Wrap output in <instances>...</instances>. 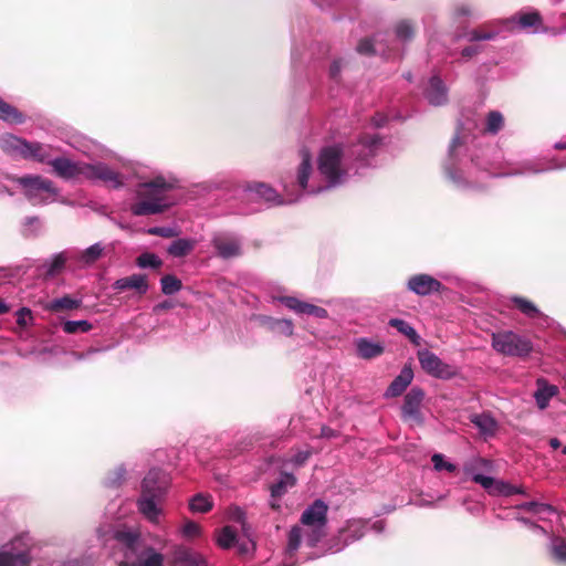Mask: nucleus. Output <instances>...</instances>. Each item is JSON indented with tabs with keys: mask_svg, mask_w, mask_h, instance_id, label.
Instances as JSON below:
<instances>
[{
	"mask_svg": "<svg viewBox=\"0 0 566 566\" xmlns=\"http://www.w3.org/2000/svg\"><path fill=\"white\" fill-rule=\"evenodd\" d=\"M382 146V138L377 133H364L354 143L323 147L316 159V168L308 150L302 149L296 169L297 189L307 195H317L345 185L374 166Z\"/></svg>",
	"mask_w": 566,
	"mask_h": 566,
	"instance_id": "1",
	"label": "nucleus"
},
{
	"mask_svg": "<svg viewBox=\"0 0 566 566\" xmlns=\"http://www.w3.org/2000/svg\"><path fill=\"white\" fill-rule=\"evenodd\" d=\"M469 128L459 127L452 139V186L458 190H479L486 186L492 177L520 176L539 174L554 169L566 168V159L553 158L547 163L526 160L506 172L500 171L495 160V149L483 146L480 139ZM555 149H566V140L554 145Z\"/></svg>",
	"mask_w": 566,
	"mask_h": 566,
	"instance_id": "2",
	"label": "nucleus"
},
{
	"mask_svg": "<svg viewBox=\"0 0 566 566\" xmlns=\"http://www.w3.org/2000/svg\"><path fill=\"white\" fill-rule=\"evenodd\" d=\"M52 147L46 145L48 160L40 161L52 167L54 174L65 180L85 179L92 182H103L113 189L124 187V177L103 161H74L66 157L51 158Z\"/></svg>",
	"mask_w": 566,
	"mask_h": 566,
	"instance_id": "3",
	"label": "nucleus"
},
{
	"mask_svg": "<svg viewBox=\"0 0 566 566\" xmlns=\"http://www.w3.org/2000/svg\"><path fill=\"white\" fill-rule=\"evenodd\" d=\"M179 185L178 178L171 174H156L149 180L137 184L135 188V202L130 206L134 216H153L168 210L174 200L168 192Z\"/></svg>",
	"mask_w": 566,
	"mask_h": 566,
	"instance_id": "4",
	"label": "nucleus"
},
{
	"mask_svg": "<svg viewBox=\"0 0 566 566\" xmlns=\"http://www.w3.org/2000/svg\"><path fill=\"white\" fill-rule=\"evenodd\" d=\"M328 505L323 500H315L302 513L300 525L289 532L285 555L293 557L302 541L314 547L326 536Z\"/></svg>",
	"mask_w": 566,
	"mask_h": 566,
	"instance_id": "5",
	"label": "nucleus"
},
{
	"mask_svg": "<svg viewBox=\"0 0 566 566\" xmlns=\"http://www.w3.org/2000/svg\"><path fill=\"white\" fill-rule=\"evenodd\" d=\"M395 38L388 32H379L371 38L359 41L356 51L361 55H379L386 60L396 59L400 55L402 45L412 40L415 27L408 20H401L394 28Z\"/></svg>",
	"mask_w": 566,
	"mask_h": 566,
	"instance_id": "6",
	"label": "nucleus"
},
{
	"mask_svg": "<svg viewBox=\"0 0 566 566\" xmlns=\"http://www.w3.org/2000/svg\"><path fill=\"white\" fill-rule=\"evenodd\" d=\"M112 538L123 552L120 566H163V555L154 548L140 549L139 534L130 528L122 527L113 531Z\"/></svg>",
	"mask_w": 566,
	"mask_h": 566,
	"instance_id": "7",
	"label": "nucleus"
},
{
	"mask_svg": "<svg viewBox=\"0 0 566 566\" xmlns=\"http://www.w3.org/2000/svg\"><path fill=\"white\" fill-rule=\"evenodd\" d=\"M282 185L285 198H281L274 188L264 182H251L245 190L250 198L263 200L269 205L294 203L305 193L304 190L297 189L296 176L284 179Z\"/></svg>",
	"mask_w": 566,
	"mask_h": 566,
	"instance_id": "8",
	"label": "nucleus"
},
{
	"mask_svg": "<svg viewBox=\"0 0 566 566\" xmlns=\"http://www.w3.org/2000/svg\"><path fill=\"white\" fill-rule=\"evenodd\" d=\"M18 184L25 198L33 205H46L57 195L53 181L40 175H27L22 177H8Z\"/></svg>",
	"mask_w": 566,
	"mask_h": 566,
	"instance_id": "9",
	"label": "nucleus"
},
{
	"mask_svg": "<svg viewBox=\"0 0 566 566\" xmlns=\"http://www.w3.org/2000/svg\"><path fill=\"white\" fill-rule=\"evenodd\" d=\"M0 148L12 158H22L25 160L45 161L48 160L46 144L38 142H28L13 134H6L0 137Z\"/></svg>",
	"mask_w": 566,
	"mask_h": 566,
	"instance_id": "10",
	"label": "nucleus"
},
{
	"mask_svg": "<svg viewBox=\"0 0 566 566\" xmlns=\"http://www.w3.org/2000/svg\"><path fill=\"white\" fill-rule=\"evenodd\" d=\"M492 347L505 356H527L532 352L531 340L512 331L492 334Z\"/></svg>",
	"mask_w": 566,
	"mask_h": 566,
	"instance_id": "11",
	"label": "nucleus"
},
{
	"mask_svg": "<svg viewBox=\"0 0 566 566\" xmlns=\"http://www.w3.org/2000/svg\"><path fill=\"white\" fill-rule=\"evenodd\" d=\"M30 537L21 535L0 548V566H27L30 562Z\"/></svg>",
	"mask_w": 566,
	"mask_h": 566,
	"instance_id": "12",
	"label": "nucleus"
},
{
	"mask_svg": "<svg viewBox=\"0 0 566 566\" xmlns=\"http://www.w3.org/2000/svg\"><path fill=\"white\" fill-rule=\"evenodd\" d=\"M367 530H371L379 534L385 530V523L384 521H376L371 524L360 520L348 521L346 526L339 532L338 536L343 544L336 546L332 552H339L347 545L360 539L366 534Z\"/></svg>",
	"mask_w": 566,
	"mask_h": 566,
	"instance_id": "13",
	"label": "nucleus"
},
{
	"mask_svg": "<svg viewBox=\"0 0 566 566\" xmlns=\"http://www.w3.org/2000/svg\"><path fill=\"white\" fill-rule=\"evenodd\" d=\"M500 35L501 29L491 24H483L479 28L465 30L463 33L458 34L459 39H465L471 43L470 45L462 49V57L470 59L472 55L479 52L480 46L476 44V42L495 40Z\"/></svg>",
	"mask_w": 566,
	"mask_h": 566,
	"instance_id": "14",
	"label": "nucleus"
},
{
	"mask_svg": "<svg viewBox=\"0 0 566 566\" xmlns=\"http://www.w3.org/2000/svg\"><path fill=\"white\" fill-rule=\"evenodd\" d=\"M211 244L216 254L223 260L242 255V238L233 232L221 231L213 233Z\"/></svg>",
	"mask_w": 566,
	"mask_h": 566,
	"instance_id": "15",
	"label": "nucleus"
},
{
	"mask_svg": "<svg viewBox=\"0 0 566 566\" xmlns=\"http://www.w3.org/2000/svg\"><path fill=\"white\" fill-rule=\"evenodd\" d=\"M424 391L420 387H412L403 398L401 419L411 424L422 426L424 417L421 411Z\"/></svg>",
	"mask_w": 566,
	"mask_h": 566,
	"instance_id": "16",
	"label": "nucleus"
},
{
	"mask_svg": "<svg viewBox=\"0 0 566 566\" xmlns=\"http://www.w3.org/2000/svg\"><path fill=\"white\" fill-rule=\"evenodd\" d=\"M417 356L421 368L434 378L451 379L457 375L455 367L444 363L428 349L419 350Z\"/></svg>",
	"mask_w": 566,
	"mask_h": 566,
	"instance_id": "17",
	"label": "nucleus"
},
{
	"mask_svg": "<svg viewBox=\"0 0 566 566\" xmlns=\"http://www.w3.org/2000/svg\"><path fill=\"white\" fill-rule=\"evenodd\" d=\"M150 481L151 478L147 479L145 482H142V493L137 500V507L146 520H148L150 523L157 524L161 514L159 503L165 496H157L151 493L153 491L149 488Z\"/></svg>",
	"mask_w": 566,
	"mask_h": 566,
	"instance_id": "18",
	"label": "nucleus"
},
{
	"mask_svg": "<svg viewBox=\"0 0 566 566\" xmlns=\"http://www.w3.org/2000/svg\"><path fill=\"white\" fill-rule=\"evenodd\" d=\"M407 289L418 296H428L442 291L443 285L440 281L429 274H416L408 279Z\"/></svg>",
	"mask_w": 566,
	"mask_h": 566,
	"instance_id": "19",
	"label": "nucleus"
},
{
	"mask_svg": "<svg viewBox=\"0 0 566 566\" xmlns=\"http://www.w3.org/2000/svg\"><path fill=\"white\" fill-rule=\"evenodd\" d=\"M259 326L274 335L290 337L294 334V324L289 318H276L270 315L259 314L254 316Z\"/></svg>",
	"mask_w": 566,
	"mask_h": 566,
	"instance_id": "20",
	"label": "nucleus"
},
{
	"mask_svg": "<svg viewBox=\"0 0 566 566\" xmlns=\"http://www.w3.org/2000/svg\"><path fill=\"white\" fill-rule=\"evenodd\" d=\"M423 95L426 99L434 106H440L448 101V87L439 74H431L424 87Z\"/></svg>",
	"mask_w": 566,
	"mask_h": 566,
	"instance_id": "21",
	"label": "nucleus"
},
{
	"mask_svg": "<svg viewBox=\"0 0 566 566\" xmlns=\"http://www.w3.org/2000/svg\"><path fill=\"white\" fill-rule=\"evenodd\" d=\"M276 300L285 305L289 310L300 315L305 314L317 318H327L328 316V313L325 308L301 301L293 296H280Z\"/></svg>",
	"mask_w": 566,
	"mask_h": 566,
	"instance_id": "22",
	"label": "nucleus"
},
{
	"mask_svg": "<svg viewBox=\"0 0 566 566\" xmlns=\"http://www.w3.org/2000/svg\"><path fill=\"white\" fill-rule=\"evenodd\" d=\"M473 482L480 484L490 495L510 496L514 494V485L504 481L495 480L482 473H474Z\"/></svg>",
	"mask_w": 566,
	"mask_h": 566,
	"instance_id": "23",
	"label": "nucleus"
},
{
	"mask_svg": "<svg viewBox=\"0 0 566 566\" xmlns=\"http://www.w3.org/2000/svg\"><path fill=\"white\" fill-rule=\"evenodd\" d=\"M541 15L537 12H521L512 18V20L501 23V31L509 28H518L521 30H531L537 32L541 25Z\"/></svg>",
	"mask_w": 566,
	"mask_h": 566,
	"instance_id": "24",
	"label": "nucleus"
},
{
	"mask_svg": "<svg viewBox=\"0 0 566 566\" xmlns=\"http://www.w3.org/2000/svg\"><path fill=\"white\" fill-rule=\"evenodd\" d=\"M295 484L296 478L292 473H281L279 481L274 483L270 489V506L273 510L279 511L281 509V497L287 492L289 489H292Z\"/></svg>",
	"mask_w": 566,
	"mask_h": 566,
	"instance_id": "25",
	"label": "nucleus"
},
{
	"mask_svg": "<svg viewBox=\"0 0 566 566\" xmlns=\"http://www.w3.org/2000/svg\"><path fill=\"white\" fill-rule=\"evenodd\" d=\"M105 247L101 242H96L85 250H72L74 255V264L77 268H88L99 260L104 253Z\"/></svg>",
	"mask_w": 566,
	"mask_h": 566,
	"instance_id": "26",
	"label": "nucleus"
},
{
	"mask_svg": "<svg viewBox=\"0 0 566 566\" xmlns=\"http://www.w3.org/2000/svg\"><path fill=\"white\" fill-rule=\"evenodd\" d=\"M413 379V371L410 366H403L399 375L395 377L385 391L386 398H395L400 396Z\"/></svg>",
	"mask_w": 566,
	"mask_h": 566,
	"instance_id": "27",
	"label": "nucleus"
},
{
	"mask_svg": "<svg viewBox=\"0 0 566 566\" xmlns=\"http://www.w3.org/2000/svg\"><path fill=\"white\" fill-rule=\"evenodd\" d=\"M149 478H151V481L149 482V488L153 491L151 493L157 496H165L170 485V476L168 473H166L164 470L154 468L148 471L143 482Z\"/></svg>",
	"mask_w": 566,
	"mask_h": 566,
	"instance_id": "28",
	"label": "nucleus"
},
{
	"mask_svg": "<svg viewBox=\"0 0 566 566\" xmlns=\"http://www.w3.org/2000/svg\"><path fill=\"white\" fill-rule=\"evenodd\" d=\"M536 390L534 392V399L537 407L544 410L548 407L549 400L558 394V387L548 384L544 378H538L536 381Z\"/></svg>",
	"mask_w": 566,
	"mask_h": 566,
	"instance_id": "29",
	"label": "nucleus"
},
{
	"mask_svg": "<svg viewBox=\"0 0 566 566\" xmlns=\"http://www.w3.org/2000/svg\"><path fill=\"white\" fill-rule=\"evenodd\" d=\"M113 289L117 291L132 289L136 290L140 295H143L148 291L147 277L144 274H133L126 277H122L114 282Z\"/></svg>",
	"mask_w": 566,
	"mask_h": 566,
	"instance_id": "30",
	"label": "nucleus"
},
{
	"mask_svg": "<svg viewBox=\"0 0 566 566\" xmlns=\"http://www.w3.org/2000/svg\"><path fill=\"white\" fill-rule=\"evenodd\" d=\"M74 253L72 250H65L54 254L50 260L44 263L45 274L48 276H55L59 274L67 263H74Z\"/></svg>",
	"mask_w": 566,
	"mask_h": 566,
	"instance_id": "31",
	"label": "nucleus"
},
{
	"mask_svg": "<svg viewBox=\"0 0 566 566\" xmlns=\"http://www.w3.org/2000/svg\"><path fill=\"white\" fill-rule=\"evenodd\" d=\"M357 355L363 359H371L384 353V346L379 342H374L367 337H360L355 340Z\"/></svg>",
	"mask_w": 566,
	"mask_h": 566,
	"instance_id": "32",
	"label": "nucleus"
},
{
	"mask_svg": "<svg viewBox=\"0 0 566 566\" xmlns=\"http://www.w3.org/2000/svg\"><path fill=\"white\" fill-rule=\"evenodd\" d=\"M174 559L179 566H207L202 555L185 547L175 551Z\"/></svg>",
	"mask_w": 566,
	"mask_h": 566,
	"instance_id": "33",
	"label": "nucleus"
},
{
	"mask_svg": "<svg viewBox=\"0 0 566 566\" xmlns=\"http://www.w3.org/2000/svg\"><path fill=\"white\" fill-rule=\"evenodd\" d=\"M0 120L11 125H20L25 122V115L0 96Z\"/></svg>",
	"mask_w": 566,
	"mask_h": 566,
	"instance_id": "34",
	"label": "nucleus"
},
{
	"mask_svg": "<svg viewBox=\"0 0 566 566\" xmlns=\"http://www.w3.org/2000/svg\"><path fill=\"white\" fill-rule=\"evenodd\" d=\"M471 422L480 430L481 434L491 437L495 433L497 423L489 413L471 416Z\"/></svg>",
	"mask_w": 566,
	"mask_h": 566,
	"instance_id": "35",
	"label": "nucleus"
},
{
	"mask_svg": "<svg viewBox=\"0 0 566 566\" xmlns=\"http://www.w3.org/2000/svg\"><path fill=\"white\" fill-rule=\"evenodd\" d=\"M196 244L197 241L193 239H177L169 244L167 252L174 258H184L195 249Z\"/></svg>",
	"mask_w": 566,
	"mask_h": 566,
	"instance_id": "36",
	"label": "nucleus"
},
{
	"mask_svg": "<svg viewBox=\"0 0 566 566\" xmlns=\"http://www.w3.org/2000/svg\"><path fill=\"white\" fill-rule=\"evenodd\" d=\"M81 305V298H73L70 295H64L62 297L50 301V303L46 305V310L52 312L72 311L78 308Z\"/></svg>",
	"mask_w": 566,
	"mask_h": 566,
	"instance_id": "37",
	"label": "nucleus"
},
{
	"mask_svg": "<svg viewBox=\"0 0 566 566\" xmlns=\"http://www.w3.org/2000/svg\"><path fill=\"white\" fill-rule=\"evenodd\" d=\"M549 552L553 559L559 564H566V539L560 536H552Z\"/></svg>",
	"mask_w": 566,
	"mask_h": 566,
	"instance_id": "38",
	"label": "nucleus"
},
{
	"mask_svg": "<svg viewBox=\"0 0 566 566\" xmlns=\"http://www.w3.org/2000/svg\"><path fill=\"white\" fill-rule=\"evenodd\" d=\"M388 324L391 327L396 328L399 333L408 337L412 344H419L420 336L418 335L416 329L406 321L401 318H391Z\"/></svg>",
	"mask_w": 566,
	"mask_h": 566,
	"instance_id": "39",
	"label": "nucleus"
},
{
	"mask_svg": "<svg viewBox=\"0 0 566 566\" xmlns=\"http://www.w3.org/2000/svg\"><path fill=\"white\" fill-rule=\"evenodd\" d=\"M212 505L211 496L201 493L195 495L189 502V509L193 513H207L212 509Z\"/></svg>",
	"mask_w": 566,
	"mask_h": 566,
	"instance_id": "40",
	"label": "nucleus"
},
{
	"mask_svg": "<svg viewBox=\"0 0 566 566\" xmlns=\"http://www.w3.org/2000/svg\"><path fill=\"white\" fill-rule=\"evenodd\" d=\"M504 126V117L499 111H491L485 118V132L497 134Z\"/></svg>",
	"mask_w": 566,
	"mask_h": 566,
	"instance_id": "41",
	"label": "nucleus"
},
{
	"mask_svg": "<svg viewBox=\"0 0 566 566\" xmlns=\"http://www.w3.org/2000/svg\"><path fill=\"white\" fill-rule=\"evenodd\" d=\"M511 301L527 317L534 318L542 315L535 304L526 298L513 296Z\"/></svg>",
	"mask_w": 566,
	"mask_h": 566,
	"instance_id": "42",
	"label": "nucleus"
},
{
	"mask_svg": "<svg viewBox=\"0 0 566 566\" xmlns=\"http://www.w3.org/2000/svg\"><path fill=\"white\" fill-rule=\"evenodd\" d=\"M160 284H161V292L166 295L176 294L182 287L181 281L172 274L164 275L160 280Z\"/></svg>",
	"mask_w": 566,
	"mask_h": 566,
	"instance_id": "43",
	"label": "nucleus"
},
{
	"mask_svg": "<svg viewBox=\"0 0 566 566\" xmlns=\"http://www.w3.org/2000/svg\"><path fill=\"white\" fill-rule=\"evenodd\" d=\"M93 328L92 323L86 319L66 321L62 325V329L66 334L87 333Z\"/></svg>",
	"mask_w": 566,
	"mask_h": 566,
	"instance_id": "44",
	"label": "nucleus"
},
{
	"mask_svg": "<svg viewBox=\"0 0 566 566\" xmlns=\"http://www.w3.org/2000/svg\"><path fill=\"white\" fill-rule=\"evenodd\" d=\"M136 264L140 269H159L163 265V261L155 253L145 252L137 258Z\"/></svg>",
	"mask_w": 566,
	"mask_h": 566,
	"instance_id": "45",
	"label": "nucleus"
},
{
	"mask_svg": "<svg viewBox=\"0 0 566 566\" xmlns=\"http://www.w3.org/2000/svg\"><path fill=\"white\" fill-rule=\"evenodd\" d=\"M126 469L124 465H118L114 471L109 472L105 479V485L111 489H116L125 481Z\"/></svg>",
	"mask_w": 566,
	"mask_h": 566,
	"instance_id": "46",
	"label": "nucleus"
},
{
	"mask_svg": "<svg viewBox=\"0 0 566 566\" xmlns=\"http://www.w3.org/2000/svg\"><path fill=\"white\" fill-rule=\"evenodd\" d=\"M237 534L231 526H224L217 538L218 545L222 548H230L235 544Z\"/></svg>",
	"mask_w": 566,
	"mask_h": 566,
	"instance_id": "47",
	"label": "nucleus"
},
{
	"mask_svg": "<svg viewBox=\"0 0 566 566\" xmlns=\"http://www.w3.org/2000/svg\"><path fill=\"white\" fill-rule=\"evenodd\" d=\"M490 464H491L490 461L482 459V458H476V459H472L471 461L467 462L464 464L463 470H464V473L467 475H470L471 479L473 480L472 472L481 473L480 471L489 470Z\"/></svg>",
	"mask_w": 566,
	"mask_h": 566,
	"instance_id": "48",
	"label": "nucleus"
},
{
	"mask_svg": "<svg viewBox=\"0 0 566 566\" xmlns=\"http://www.w3.org/2000/svg\"><path fill=\"white\" fill-rule=\"evenodd\" d=\"M311 454H312V450L311 449L298 450L295 454H293L292 457L287 458L284 461V464L285 465L286 464H291L294 468H300V467H302L308 460Z\"/></svg>",
	"mask_w": 566,
	"mask_h": 566,
	"instance_id": "49",
	"label": "nucleus"
},
{
	"mask_svg": "<svg viewBox=\"0 0 566 566\" xmlns=\"http://www.w3.org/2000/svg\"><path fill=\"white\" fill-rule=\"evenodd\" d=\"M431 461L433 463V469L436 471H448V472H454L457 467L447 461L446 460V457L441 453H434L432 457H431Z\"/></svg>",
	"mask_w": 566,
	"mask_h": 566,
	"instance_id": "50",
	"label": "nucleus"
},
{
	"mask_svg": "<svg viewBox=\"0 0 566 566\" xmlns=\"http://www.w3.org/2000/svg\"><path fill=\"white\" fill-rule=\"evenodd\" d=\"M150 235H158L161 238H175L179 234L176 227H151L146 230Z\"/></svg>",
	"mask_w": 566,
	"mask_h": 566,
	"instance_id": "51",
	"label": "nucleus"
},
{
	"mask_svg": "<svg viewBox=\"0 0 566 566\" xmlns=\"http://www.w3.org/2000/svg\"><path fill=\"white\" fill-rule=\"evenodd\" d=\"M200 534V526L192 521H188L182 527V535L185 537L192 538L199 536Z\"/></svg>",
	"mask_w": 566,
	"mask_h": 566,
	"instance_id": "52",
	"label": "nucleus"
},
{
	"mask_svg": "<svg viewBox=\"0 0 566 566\" xmlns=\"http://www.w3.org/2000/svg\"><path fill=\"white\" fill-rule=\"evenodd\" d=\"M555 509L546 503H538V507L536 509L535 515H537L541 520H547L551 515L555 514Z\"/></svg>",
	"mask_w": 566,
	"mask_h": 566,
	"instance_id": "53",
	"label": "nucleus"
},
{
	"mask_svg": "<svg viewBox=\"0 0 566 566\" xmlns=\"http://www.w3.org/2000/svg\"><path fill=\"white\" fill-rule=\"evenodd\" d=\"M28 318H31V311L27 307H22L17 312V323L20 326L28 325Z\"/></svg>",
	"mask_w": 566,
	"mask_h": 566,
	"instance_id": "54",
	"label": "nucleus"
},
{
	"mask_svg": "<svg viewBox=\"0 0 566 566\" xmlns=\"http://www.w3.org/2000/svg\"><path fill=\"white\" fill-rule=\"evenodd\" d=\"M454 14L457 18L460 17H473L474 12L469 4H460L454 9Z\"/></svg>",
	"mask_w": 566,
	"mask_h": 566,
	"instance_id": "55",
	"label": "nucleus"
},
{
	"mask_svg": "<svg viewBox=\"0 0 566 566\" xmlns=\"http://www.w3.org/2000/svg\"><path fill=\"white\" fill-rule=\"evenodd\" d=\"M538 503L539 502H535V501L525 502V503L520 504L518 507L521 510H525L527 512L535 514L536 509L538 507Z\"/></svg>",
	"mask_w": 566,
	"mask_h": 566,
	"instance_id": "56",
	"label": "nucleus"
},
{
	"mask_svg": "<svg viewBox=\"0 0 566 566\" xmlns=\"http://www.w3.org/2000/svg\"><path fill=\"white\" fill-rule=\"evenodd\" d=\"M321 437L327 438V439L335 438V437H337V432L329 427H322Z\"/></svg>",
	"mask_w": 566,
	"mask_h": 566,
	"instance_id": "57",
	"label": "nucleus"
},
{
	"mask_svg": "<svg viewBox=\"0 0 566 566\" xmlns=\"http://www.w3.org/2000/svg\"><path fill=\"white\" fill-rule=\"evenodd\" d=\"M172 307V303L170 301H164L159 304H157L155 307H154V311L155 312H159V311H165V310H169Z\"/></svg>",
	"mask_w": 566,
	"mask_h": 566,
	"instance_id": "58",
	"label": "nucleus"
},
{
	"mask_svg": "<svg viewBox=\"0 0 566 566\" xmlns=\"http://www.w3.org/2000/svg\"><path fill=\"white\" fill-rule=\"evenodd\" d=\"M97 352H99V349L91 348L85 354L73 353V356L75 357V359L81 360Z\"/></svg>",
	"mask_w": 566,
	"mask_h": 566,
	"instance_id": "59",
	"label": "nucleus"
},
{
	"mask_svg": "<svg viewBox=\"0 0 566 566\" xmlns=\"http://www.w3.org/2000/svg\"><path fill=\"white\" fill-rule=\"evenodd\" d=\"M344 63L342 60L334 61L329 71H339L342 67H344Z\"/></svg>",
	"mask_w": 566,
	"mask_h": 566,
	"instance_id": "60",
	"label": "nucleus"
},
{
	"mask_svg": "<svg viewBox=\"0 0 566 566\" xmlns=\"http://www.w3.org/2000/svg\"><path fill=\"white\" fill-rule=\"evenodd\" d=\"M233 518L238 522H241L242 518H243V512L239 509V507H235L233 510Z\"/></svg>",
	"mask_w": 566,
	"mask_h": 566,
	"instance_id": "61",
	"label": "nucleus"
},
{
	"mask_svg": "<svg viewBox=\"0 0 566 566\" xmlns=\"http://www.w3.org/2000/svg\"><path fill=\"white\" fill-rule=\"evenodd\" d=\"M530 528L533 530L534 532H537V533L543 534V535L547 534L546 530L544 527L537 525L536 523H533L532 527H530Z\"/></svg>",
	"mask_w": 566,
	"mask_h": 566,
	"instance_id": "62",
	"label": "nucleus"
},
{
	"mask_svg": "<svg viewBox=\"0 0 566 566\" xmlns=\"http://www.w3.org/2000/svg\"><path fill=\"white\" fill-rule=\"evenodd\" d=\"M549 446H551L553 449H558V448L562 446V443H560V441H559L557 438H552V439L549 440Z\"/></svg>",
	"mask_w": 566,
	"mask_h": 566,
	"instance_id": "63",
	"label": "nucleus"
},
{
	"mask_svg": "<svg viewBox=\"0 0 566 566\" xmlns=\"http://www.w3.org/2000/svg\"><path fill=\"white\" fill-rule=\"evenodd\" d=\"M9 311V306L3 300H0V315Z\"/></svg>",
	"mask_w": 566,
	"mask_h": 566,
	"instance_id": "64",
	"label": "nucleus"
}]
</instances>
